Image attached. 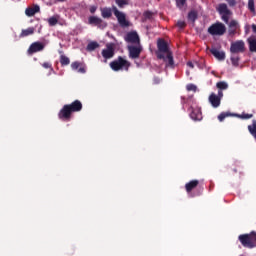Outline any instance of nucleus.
<instances>
[{"label":"nucleus","instance_id":"7ed1b4c3","mask_svg":"<svg viewBox=\"0 0 256 256\" xmlns=\"http://www.w3.org/2000/svg\"><path fill=\"white\" fill-rule=\"evenodd\" d=\"M83 110V103L79 100H75L70 104H65L58 113V118L61 121H71V115L73 113H79Z\"/></svg>","mask_w":256,"mask_h":256},{"label":"nucleus","instance_id":"393cba45","mask_svg":"<svg viewBox=\"0 0 256 256\" xmlns=\"http://www.w3.org/2000/svg\"><path fill=\"white\" fill-rule=\"evenodd\" d=\"M70 63H71V60L69 59V57L65 55H60V65H62V67H66Z\"/></svg>","mask_w":256,"mask_h":256},{"label":"nucleus","instance_id":"a19ab883","mask_svg":"<svg viewBox=\"0 0 256 256\" xmlns=\"http://www.w3.org/2000/svg\"><path fill=\"white\" fill-rule=\"evenodd\" d=\"M217 97L220 98V101H221V99H223V90H218V95H217Z\"/></svg>","mask_w":256,"mask_h":256},{"label":"nucleus","instance_id":"f257e3e1","mask_svg":"<svg viewBox=\"0 0 256 256\" xmlns=\"http://www.w3.org/2000/svg\"><path fill=\"white\" fill-rule=\"evenodd\" d=\"M161 61L166 73L167 71L173 70L175 67H177V64L175 63V56L173 55V50H171L169 42L163 38L161 39Z\"/></svg>","mask_w":256,"mask_h":256},{"label":"nucleus","instance_id":"ddd939ff","mask_svg":"<svg viewBox=\"0 0 256 256\" xmlns=\"http://www.w3.org/2000/svg\"><path fill=\"white\" fill-rule=\"evenodd\" d=\"M45 49V44L42 42H34L28 48V55H33V53H39Z\"/></svg>","mask_w":256,"mask_h":256},{"label":"nucleus","instance_id":"5701e85b","mask_svg":"<svg viewBox=\"0 0 256 256\" xmlns=\"http://www.w3.org/2000/svg\"><path fill=\"white\" fill-rule=\"evenodd\" d=\"M71 69H73V71H77L78 69V73H86L85 68L81 67V63L77 61L71 64Z\"/></svg>","mask_w":256,"mask_h":256},{"label":"nucleus","instance_id":"c756f323","mask_svg":"<svg viewBox=\"0 0 256 256\" xmlns=\"http://www.w3.org/2000/svg\"><path fill=\"white\" fill-rule=\"evenodd\" d=\"M57 23H59V18H57V16H52L48 19V24L50 25V27H55Z\"/></svg>","mask_w":256,"mask_h":256},{"label":"nucleus","instance_id":"37998d69","mask_svg":"<svg viewBox=\"0 0 256 256\" xmlns=\"http://www.w3.org/2000/svg\"><path fill=\"white\" fill-rule=\"evenodd\" d=\"M252 31H253V33H256V25L255 24H252Z\"/></svg>","mask_w":256,"mask_h":256},{"label":"nucleus","instance_id":"c03bdc74","mask_svg":"<svg viewBox=\"0 0 256 256\" xmlns=\"http://www.w3.org/2000/svg\"><path fill=\"white\" fill-rule=\"evenodd\" d=\"M181 99L183 104L187 103V100L185 99V97H181Z\"/></svg>","mask_w":256,"mask_h":256},{"label":"nucleus","instance_id":"20e7f679","mask_svg":"<svg viewBox=\"0 0 256 256\" xmlns=\"http://www.w3.org/2000/svg\"><path fill=\"white\" fill-rule=\"evenodd\" d=\"M238 240L240 241L241 245L244 246L246 249H255L256 232L251 231L248 234H241L238 236Z\"/></svg>","mask_w":256,"mask_h":256},{"label":"nucleus","instance_id":"b1692460","mask_svg":"<svg viewBox=\"0 0 256 256\" xmlns=\"http://www.w3.org/2000/svg\"><path fill=\"white\" fill-rule=\"evenodd\" d=\"M240 60L239 54H231L230 61L234 67H239Z\"/></svg>","mask_w":256,"mask_h":256},{"label":"nucleus","instance_id":"2eb2a0df","mask_svg":"<svg viewBox=\"0 0 256 256\" xmlns=\"http://www.w3.org/2000/svg\"><path fill=\"white\" fill-rule=\"evenodd\" d=\"M209 103L214 107V109H217L221 105V100L219 97H217V94L211 93L208 98Z\"/></svg>","mask_w":256,"mask_h":256},{"label":"nucleus","instance_id":"72a5a7b5","mask_svg":"<svg viewBox=\"0 0 256 256\" xmlns=\"http://www.w3.org/2000/svg\"><path fill=\"white\" fill-rule=\"evenodd\" d=\"M116 4L118 7H120V9H123L125 5H129V2H127V0H116Z\"/></svg>","mask_w":256,"mask_h":256},{"label":"nucleus","instance_id":"a18cd8bd","mask_svg":"<svg viewBox=\"0 0 256 256\" xmlns=\"http://www.w3.org/2000/svg\"><path fill=\"white\" fill-rule=\"evenodd\" d=\"M56 1H58L59 3H63V2H65L66 0H56Z\"/></svg>","mask_w":256,"mask_h":256},{"label":"nucleus","instance_id":"79ce46f5","mask_svg":"<svg viewBox=\"0 0 256 256\" xmlns=\"http://www.w3.org/2000/svg\"><path fill=\"white\" fill-rule=\"evenodd\" d=\"M187 66L190 67V69H194L195 65H193V62L189 61L187 62Z\"/></svg>","mask_w":256,"mask_h":256},{"label":"nucleus","instance_id":"49530a36","mask_svg":"<svg viewBox=\"0 0 256 256\" xmlns=\"http://www.w3.org/2000/svg\"><path fill=\"white\" fill-rule=\"evenodd\" d=\"M154 81H155L156 84H159V80L155 79Z\"/></svg>","mask_w":256,"mask_h":256},{"label":"nucleus","instance_id":"0eeeda50","mask_svg":"<svg viewBox=\"0 0 256 256\" xmlns=\"http://www.w3.org/2000/svg\"><path fill=\"white\" fill-rule=\"evenodd\" d=\"M226 31H227V27H225V24L221 22H216L208 28V33L210 35L221 36V35H225Z\"/></svg>","mask_w":256,"mask_h":256},{"label":"nucleus","instance_id":"39448f33","mask_svg":"<svg viewBox=\"0 0 256 256\" xmlns=\"http://www.w3.org/2000/svg\"><path fill=\"white\" fill-rule=\"evenodd\" d=\"M129 67H131V62L125 59L123 56H118L117 59L110 62V68L112 71H129Z\"/></svg>","mask_w":256,"mask_h":256},{"label":"nucleus","instance_id":"f03ea898","mask_svg":"<svg viewBox=\"0 0 256 256\" xmlns=\"http://www.w3.org/2000/svg\"><path fill=\"white\" fill-rule=\"evenodd\" d=\"M217 11L219 15H221L222 21H224V23L228 25L229 35H235L237 33V28L239 27V22H237V20H231L229 23V17L233 15V12L229 10V7H227V4L225 3L219 4L217 7Z\"/></svg>","mask_w":256,"mask_h":256},{"label":"nucleus","instance_id":"2f4dec72","mask_svg":"<svg viewBox=\"0 0 256 256\" xmlns=\"http://www.w3.org/2000/svg\"><path fill=\"white\" fill-rule=\"evenodd\" d=\"M236 117H239V119H253V114H247V113L236 114Z\"/></svg>","mask_w":256,"mask_h":256},{"label":"nucleus","instance_id":"f704fd0d","mask_svg":"<svg viewBox=\"0 0 256 256\" xmlns=\"http://www.w3.org/2000/svg\"><path fill=\"white\" fill-rule=\"evenodd\" d=\"M186 89L187 91H193V93H197V85L195 84H187Z\"/></svg>","mask_w":256,"mask_h":256},{"label":"nucleus","instance_id":"de8ad7c7","mask_svg":"<svg viewBox=\"0 0 256 256\" xmlns=\"http://www.w3.org/2000/svg\"><path fill=\"white\" fill-rule=\"evenodd\" d=\"M234 173H237V169H234Z\"/></svg>","mask_w":256,"mask_h":256},{"label":"nucleus","instance_id":"9d476101","mask_svg":"<svg viewBox=\"0 0 256 256\" xmlns=\"http://www.w3.org/2000/svg\"><path fill=\"white\" fill-rule=\"evenodd\" d=\"M124 40L131 45H141V38H139V34L135 31L128 32Z\"/></svg>","mask_w":256,"mask_h":256},{"label":"nucleus","instance_id":"f3484780","mask_svg":"<svg viewBox=\"0 0 256 256\" xmlns=\"http://www.w3.org/2000/svg\"><path fill=\"white\" fill-rule=\"evenodd\" d=\"M210 53L218 59V61H225V52L224 51H219L217 48H212L210 49Z\"/></svg>","mask_w":256,"mask_h":256},{"label":"nucleus","instance_id":"dca6fc26","mask_svg":"<svg viewBox=\"0 0 256 256\" xmlns=\"http://www.w3.org/2000/svg\"><path fill=\"white\" fill-rule=\"evenodd\" d=\"M39 11H41L39 5H34L33 7L26 8L25 15H27V17H33L36 13H39Z\"/></svg>","mask_w":256,"mask_h":256},{"label":"nucleus","instance_id":"c85d7f7f","mask_svg":"<svg viewBox=\"0 0 256 256\" xmlns=\"http://www.w3.org/2000/svg\"><path fill=\"white\" fill-rule=\"evenodd\" d=\"M248 9H249L250 13H252L253 15H256L255 0H248Z\"/></svg>","mask_w":256,"mask_h":256},{"label":"nucleus","instance_id":"ea45409f","mask_svg":"<svg viewBox=\"0 0 256 256\" xmlns=\"http://www.w3.org/2000/svg\"><path fill=\"white\" fill-rule=\"evenodd\" d=\"M89 11L93 15L97 11V6H91Z\"/></svg>","mask_w":256,"mask_h":256},{"label":"nucleus","instance_id":"1a4fd4ad","mask_svg":"<svg viewBox=\"0 0 256 256\" xmlns=\"http://www.w3.org/2000/svg\"><path fill=\"white\" fill-rule=\"evenodd\" d=\"M230 53L236 55H239V53H245V42H243V40L232 42L230 46Z\"/></svg>","mask_w":256,"mask_h":256},{"label":"nucleus","instance_id":"6e6552de","mask_svg":"<svg viewBox=\"0 0 256 256\" xmlns=\"http://www.w3.org/2000/svg\"><path fill=\"white\" fill-rule=\"evenodd\" d=\"M112 11L120 25V27H129V21L127 20V16L125 13L119 11L115 6L112 7Z\"/></svg>","mask_w":256,"mask_h":256},{"label":"nucleus","instance_id":"4468645a","mask_svg":"<svg viewBox=\"0 0 256 256\" xmlns=\"http://www.w3.org/2000/svg\"><path fill=\"white\" fill-rule=\"evenodd\" d=\"M189 111H190V117L191 119H193V121H201V119H203L201 108L190 107Z\"/></svg>","mask_w":256,"mask_h":256},{"label":"nucleus","instance_id":"f8f14e48","mask_svg":"<svg viewBox=\"0 0 256 256\" xmlns=\"http://www.w3.org/2000/svg\"><path fill=\"white\" fill-rule=\"evenodd\" d=\"M115 56V44L109 43L106 45V49L102 50V57L104 59H113Z\"/></svg>","mask_w":256,"mask_h":256},{"label":"nucleus","instance_id":"4c0bfd02","mask_svg":"<svg viewBox=\"0 0 256 256\" xmlns=\"http://www.w3.org/2000/svg\"><path fill=\"white\" fill-rule=\"evenodd\" d=\"M151 17H153V12H151V11L144 12L145 19H151Z\"/></svg>","mask_w":256,"mask_h":256},{"label":"nucleus","instance_id":"9b49d317","mask_svg":"<svg viewBox=\"0 0 256 256\" xmlns=\"http://www.w3.org/2000/svg\"><path fill=\"white\" fill-rule=\"evenodd\" d=\"M89 25H94L98 29H106L107 22L97 16H90L88 18Z\"/></svg>","mask_w":256,"mask_h":256},{"label":"nucleus","instance_id":"c9c22d12","mask_svg":"<svg viewBox=\"0 0 256 256\" xmlns=\"http://www.w3.org/2000/svg\"><path fill=\"white\" fill-rule=\"evenodd\" d=\"M177 27H179V29H185V27H187V23H185V21H178L177 22Z\"/></svg>","mask_w":256,"mask_h":256},{"label":"nucleus","instance_id":"412c9836","mask_svg":"<svg viewBox=\"0 0 256 256\" xmlns=\"http://www.w3.org/2000/svg\"><path fill=\"white\" fill-rule=\"evenodd\" d=\"M249 44V49L252 53H256V36H251L247 40Z\"/></svg>","mask_w":256,"mask_h":256},{"label":"nucleus","instance_id":"4be33fe9","mask_svg":"<svg viewBox=\"0 0 256 256\" xmlns=\"http://www.w3.org/2000/svg\"><path fill=\"white\" fill-rule=\"evenodd\" d=\"M151 53L156 55L157 59H161V38L157 39V50L151 49Z\"/></svg>","mask_w":256,"mask_h":256},{"label":"nucleus","instance_id":"a878e982","mask_svg":"<svg viewBox=\"0 0 256 256\" xmlns=\"http://www.w3.org/2000/svg\"><path fill=\"white\" fill-rule=\"evenodd\" d=\"M216 87L220 91H225V90L229 89V84H227V82H225V81H220V82L216 83Z\"/></svg>","mask_w":256,"mask_h":256},{"label":"nucleus","instance_id":"cd10ccee","mask_svg":"<svg viewBox=\"0 0 256 256\" xmlns=\"http://www.w3.org/2000/svg\"><path fill=\"white\" fill-rule=\"evenodd\" d=\"M197 17H198L197 11L195 10H192L188 13V19L189 21H192V23H195V21H197Z\"/></svg>","mask_w":256,"mask_h":256},{"label":"nucleus","instance_id":"e433bc0d","mask_svg":"<svg viewBox=\"0 0 256 256\" xmlns=\"http://www.w3.org/2000/svg\"><path fill=\"white\" fill-rule=\"evenodd\" d=\"M42 67H44V69H51V71H53V66L49 62H44Z\"/></svg>","mask_w":256,"mask_h":256},{"label":"nucleus","instance_id":"bb28decb","mask_svg":"<svg viewBox=\"0 0 256 256\" xmlns=\"http://www.w3.org/2000/svg\"><path fill=\"white\" fill-rule=\"evenodd\" d=\"M227 117H233V114L230 112H222L219 114L218 120L220 122H223V121H225V119H227Z\"/></svg>","mask_w":256,"mask_h":256},{"label":"nucleus","instance_id":"6ab92c4d","mask_svg":"<svg viewBox=\"0 0 256 256\" xmlns=\"http://www.w3.org/2000/svg\"><path fill=\"white\" fill-rule=\"evenodd\" d=\"M35 33L34 27H29L27 29H23L19 35L20 39H23L25 37H29V35H33Z\"/></svg>","mask_w":256,"mask_h":256},{"label":"nucleus","instance_id":"473e14b6","mask_svg":"<svg viewBox=\"0 0 256 256\" xmlns=\"http://www.w3.org/2000/svg\"><path fill=\"white\" fill-rule=\"evenodd\" d=\"M175 1L178 9H183V7H185V5L187 4V0H175Z\"/></svg>","mask_w":256,"mask_h":256},{"label":"nucleus","instance_id":"58836bf2","mask_svg":"<svg viewBox=\"0 0 256 256\" xmlns=\"http://www.w3.org/2000/svg\"><path fill=\"white\" fill-rule=\"evenodd\" d=\"M228 5L230 7H235L237 5V1L236 0H228Z\"/></svg>","mask_w":256,"mask_h":256},{"label":"nucleus","instance_id":"aec40b11","mask_svg":"<svg viewBox=\"0 0 256 256\" xmlns=\"http://www.w3.org/2000/svg\"><path fill=\"white\" fill-rule=\"evenodd\" d=\"M101 15L103 17V19H111V17H113V10H111V8H102L101 9Z\"/></svg>","mask_w":256,"mask_h":256},{"label":"nucleus","instance_id":"423d86ee","mask_svg":"<svg viewBox=\"0 0 256 256\" xmlns=\"http://www.w3.org/2000/svg\"><path fill=\"white\" fill-rule=\"evenodd\" d=\"M128 57L129 59L135 60L141 57V53H143V45L141 44H131L127 46Z\"/></svg>","mask_w":256,"mask_h":256},{"label":"nucleus","instance_id":"a211bd4d","mask_svg":"<svg viewBox=\"0 0 256 256\" xmlns=\"http://www.w3.org/2000/svg\"><path fill=\"white\" fill-rule=\"evenodd\" d=\"M199 186V180H191L190 182L185 184V190L187 193H191L193 189H197Z\"/></svg>","mask_w":256,"mask_h":256},{"label":"nucleus","instance_id":"7c9ffc66","mask_svg":"<svg viewBox=\"0 0 256 256\" xmlns=\"http://www.w3.org/2000/svg\"><path fill=\"white\" fill-rule=\"evenodd\" d=\"M99 47V43L97 42H90L88 45H87V51H95V49H98Z\"/></svg>","mask_w":256,"mask_h":256}]
</instances>
